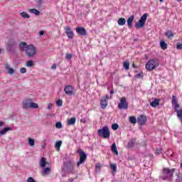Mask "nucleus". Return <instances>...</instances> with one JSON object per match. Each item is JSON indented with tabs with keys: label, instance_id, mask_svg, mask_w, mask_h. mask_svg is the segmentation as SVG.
Masks as SVG:
<instances>
[{
	"label": "nucleus",
	"instance_id": "393cba45",
	"mask_svg": "<svg viewBox=\"0 0 182 182\" xmlns=\"http://www.w3.org/2000/svg\"><path fill=\"white\" fill-rule=\"evenodd\" d=\"M160 46H161V49H163V50H166V49H167V43H166V42H164V40L161 41Z\"/></svg>",
	"mask_w": 182,
	"mask_h": 182
},
{
	"label": "nucleus",
	"instance_id": "13d9d810",
	"mask_svg": "<svg viewBox=\"0 0 182 182\" xmlns=\"http://www.w3.org/2000/svg\"><path fill=\"white\" fill-rule=\"evenodd\" d=\"M37 2H38V4H42V0H37Z\"/></svg>",
	"mask_w": 182,
	"mask_h": 182
},
{
	"label": "nucleus",
	"instance_id": "79ce46f5",
	"mask_svg": "<svg viewBox=\"0 0 182 182\" xmlns=\"http://www.w3.org/2000/svg\"><path fill=\"white\" fill-rule=\"evenodd\" d=\"M112 130H117L119 129V124H113L112 126Z\"/></svg>",
	"mask_w": 182,
	"mask_h": 182
},
{
	"label": "nucleus",
	"instance_id": "9d476101",
	"mask_svg": "<svg viewBox=\"0 0 182 182\" xmlns=\"http://www.w3.org/2000/svg\"><path fill=\"white\" fill-rule=\"evenodd\" d=\"M75 31L80 36H86L87 35V31L85 27H77Z\"/></svg>",
	"mask_w": 182,
	"mask_h": 182
},
{
	"label": "nucleus",
	"instance_id": "a19ab883",
	"mask_svg": "<svg viewBox=\"0 0 182 182\" xmlns=\"http://www.w3.org/2000/svg\"><path fill=\"white\" fill-rule=\"evenodd\" d=\"M177 116L179 119H182V109L176 112Z\"/></svg>",
	"mask_w": 182,
	"mask_h": 182
},
{
	"label": "nucleus",
	"instance_id": "0eeeda50",
	"mask_svg": "<svg viewBox=\"0 0 182 182\" xmlns=\"http://www.w3.org/2000/svg\"><path fill=\"white\" fill-rule=\"evenodd\" d=\"M25 52L28 58H33V55L36 53V49L33 45H28L26 46Z\"/></svg>",
	"mask_w": 182,
	"mask_h": 182
},
{
	"label": "nucleus",
	"instance_id": "2f4dec72",
	"mask_svg": "<svg viewBox=\"0 0 182 182\" xmlns=\"http://www.w3.org/2000/svg\"><path fill=\"white\" fill-rule=\"evenodd\" d=\"M129 122L132 124H136V123H137V119L134 117H129Z\"/></svg>",
	"mask_w": 182,
	"mask_h": 182
},
{
	"label": "nucleus",
	"instance_id": "37998d69",
	"mask_svg": "<svg viewBox=\"0 0 182 182\" xmlns=\"http://www.w3.org/2000/svg\"><path fill=\"white\" fill-rule=\"evenodd\" d=\"M65 59H67V60H70V59H72V54H66Z\"/></svg>",
	"mask_w": 182,
	"mask_h": 182
},
{
	"label": "nucleus",
	"instance_id": "cd10ccee",
	"mask_svg": "<svg viewBox=\"0 0 182 182\" xmlns=\"http://www.w3.org/2000/svg\"><path fill=\"white\" fill-rule=\"evenodd\" d=\"M126 23V19L124 18H120L118 20V24L120 25V26H123V25H125Z\"/></svg>",
	"mask_w": 182,
	"mask_h": 182
},
{
	"label": "nucleus",
	"instance_id": "5fc2aeb1",
	"mask_svg": "<svg viewBox=\"0 0 182 182\" xmlns=\"http://www.w3.org/2000/svg\"><path fill=\"white\" fill-rule=\"evenodd\" d=\"M43 33H43V31H40V32H39V35H40V36H43Z\"/></svg>",
	"mask_w": 182,
	"mask_h": 182
},
{
	"label": "nucleus",
	"instance_id": "58836bf2",
	"mask_svg": "<svg viewBox=\"0 0 182 182\" xmlns=\"http://www.w3.org/2000/svg\"><path fill=\"white\" fill-rule=\"evenodd\" d=\"M56 105H57V106H58V107H62V105H63V101L62 100H58L56 102Z\"/></svg>",
	"mask_w": 182,
	"mask_h": 182
},
{
	"label": "nucleus",
	"instance_id": "dca6fc26",
	"mask_svg": "<svg viewBox=\"0 0 182 182\" xmlns=\"http://www.w3.org/2000/svg\"><path fill=\"white\" fill-rule=\"evenodd\" d=\"M111 150L112 153H114L116 156H119V151H117V146H116V143H113L111 146Z\"/></svg>",
	"mask_w": 182,
	"mask_h": 182
},
{
	"label": "nucleus",
	"instance_id": "2eb2a0df",
	"mask_svg": "<svg viewBox=\"0 0 182 182\" xmlns=\"http://www.w3.org/2000/svg\"><path fill=\"white\" fill-rule=\"evenodd\" d=\"M133 21H134V16L132 15L127 19V25L129 28H133Z\"/></svg>",
	"mask_w": 182,
	"mask_h": 182
},
{
	"label": "nucleus",
	"instance_id": "c03bdc74",
	"mask_svg": "<svg viewBox=\"0 0 182 182\" xmlns=\"http://www.w3.org/2000/svg\"><path fill=\"white\" fill-rule=\"evenodd\" d=\"M156 156L161 154V148L156 149Z\"/></svg>",
	"mask_w": 182,
	"mask_h": 182
},
{
	"label": "nucleus",
	"instance_id": "4be33fe9",
	"mask_svg": "<svg viewBox=\"0 0 182 182\" xmlns=\"http://www.w3.org/2000/svg\"><path fill=\"white\" fill-rule=\"evenodd\" d=\"M100 105H101V107L102 109H106V107H107V100H101Z\"/></svg>",
	"mask_w": 182,
	"mask_h": 182
},
{
	"label": "nucleus",
	"instance_id": "ea45409f",
	"mask_svg": "<svg viewBox=\"0 0 182 182\" xmlns=\"http://www.w3.org/2000/svg\"><path fill=\"white\" fill-rule=\"evenodd\" d=\"M177 104V98L176 97L175 95L172 96V105H176Z\"/></svg>",
	"mask_w": 182,
	"mask_h": 182
},
{
	"label": "nucleus",
	"instance_id": "de8ad7c7",
	"mask_svg": "<svg viewBox=\"0 0 182 182\" xmlns=\"http://www.w3.org/2000/svg\"><path fill=\"white\" fill-rule=\"evenodd\" d=\"M52 107H53V104L49 103V104L48 105V109L49 110H50V109H52Z\"/></svg>",
	"mask_w": 182,
	"mask_h": 182
},
{
	"label": "nucleus",
	"instance_id": "c9c22d12",
	"mask_svg": "<svg viewBox=\"0 0 182 182\" xmlns=\"http://www.w3.org/2000/svg\"><path fill=\"white\" fill-rule=\"evenodd\" d=\"M39 107V105L35 102H31L30 109H38Z\"/></svg>",
	"mask_w": 182,
	"mask_h": 182
},
{
	"label": "nucleus",
	"instance_id": "72a5a7b5",
	"mask_svg": "<svg viewBox=\"0 0 182 182\" xmlns=\"http://www.w3.org/2000/svg\"><path fill=\"white\" fill-rule=\"evenodd\" d=\"M35 65V63H33V60H28L26 62V66L27 68H32V66H33Z\"/></svg>",
	"mask_w": 182,
	"mask_h": 182
},
{
	"label": "nucleus",
	"instance_id": "a18cd8bd",
	"mask_svg": "<svg viewBox=\"0 0 182 182\" xmlns=\"http://www.w3.org/2000/svg\"><path fill=\"white\" fill-rule=\"evenodd\" d=\"M100 164H97L96 166H95V171H100Z\"/></svg>",
	"mask_w": 182,
	"mask_h": 182
},
{
	"label": "nucleus",
	"instance_id": "7c9ffc66",
	"mask_svg": "<svg viewBox=\"0 0 182 182\" xmlns=\"http://www.w3.org/2000/svg\"><path fill=\"white\" fill-rule=\"evenodd\" d=\"M110 168L112 170V171H114V173H116L117 170V165L116 164H112L110 165Z\"/></svg>",
	"mask_w": 182,
	"mask_h": 182
},
{
	"label": "nucleus",
	"instance_id": "e2e57ef3",
	"mask_svg": "<svg viewBox=\"0 0 182 182\" xmlns=\"http://www.w3.org/2000/svg\"><path fill=\"white\" fill-rule=\"evenodd\" d=\"M177 1H178V2H181V0H177Z\"/></svg>",
	"mask_w": 182,
	"mask_h": 182
},
{
	"label": "nucleus",
	"instance_id": "423d86ee",
	"mask_svg": "<svg viewBox=\"0 0 182 182\" xmlns=\"http://www.w3.org/2000/svg\"><path fill=\"white\" fill-rule=\"evenodd\" d=\"M148 15L149 14H147V13H145L143 16H141L139 21L135 23L136 28L140 29V28L144 27V25H146V21H147Z\"/></svg>",
	"mask_w": 182,
	"mask_h": 182
},
{
	"label": "nucleus",
	"instance_id": "4c0bfd02",
	"mask_svg": "<svg viewBox=\"0 0 182 182\" xmlns=\"http://www.w3.org/2000/svg\"><path fill=\"white\" fill-rule=\"evenodd\" d=\"M55 127L56 129H62V127H63V125L62 124L61 122H58L55 124Z\"/></svg>",
	"mask_w": 182,
	"mask_h": 182
},
{
	"label": "nucleus",
	"instance_id": "603ef678",
	"mask_svg": "<svg viewBox=\"0 0 182 182\" xmlns=\"http://www.w3.org/2000/svg\"><path fill=\"white\" fill-rule=\"evenodd\" d=\"M51 69H56V65H55V64H53V65L51 66Z\"/></svg>",
	"mask_w": 182,
	"mask_h": 182
},
{
	"label": "nucleus",
	"instance_id": "412c9836",
	"mask_svg": "<svg viewBox=\"0 0 182 182\" xmlns=\"http://www.w3.org/2000/svg\"><path fill=\"white\" fill-rule=\"evenodd\" d=\"M166 36L168 38V39H171V38H174V33L171 31H168L166 33Z\"/></svg>",
	"mask_w": 182,
	"mask_h": 182
},
{
	"label": "nucleus",
	"instance_id": "49530a36",
	"mask_svg": "<svg viewBox=\"0 0 182 182\" xmlns=\"http://www.w3.org/2000/svg\"><path fill=\"white\" fill-rule=\"evenodd\" d=\"M20 72H21V73H26V68H21L20 69Z\"/></svg>",
	"mask_w": 182,
	"mask_h": 182
},
{
	"label": "nucleus",
	"instance_id": "bf43d9fd",
	"mask_svg": "<svg viewBox=\"0 0 182 182\" xmlns=\"http://www.w3.org/2000/svg\"><path fill=\"white\" fill-rule=\"evenodd\" d=\"M132 68H136V65H134V63L132 64Z\"/></svg>",
	"mask_w": 182,
	"mask_h": 182
},
{
	"label": "nucleus",
	"instance_id": "b1692460",
	"mask_svg": "<svg viewBox=\"0 0 182 182\" xmlns=\"http://www.w3.org/2000/svg\"><path fill=\"white\" fill-rule=\"evenodd\" d=\"M61 146H62V141H58L55 144V148L57 150V151H59L60 150Z\"/></svg>",
	"mask_w": 182,
	"mask_h": 182
},
{
	"label": "nucleus",
	"instance_id": "473e14b6",
	"mask_svg": "<svg viewBox=\"0 0 182 182\" xmlns=\"http://www.w3.org/2000/svg\"><path fill=\"white\" fill-rule=\"evenodd\" d=\"M28 144L31 147H33L35 146V139L28 138Z\"/></svg>",
	"mask_w": 182,
	"mask_h": 182
},
{
	"label": "nucleus",
	"instance_id": "1a4fd4ad",
	"mask_svg": "<svg viewBox=\"0 0 182 182\" xmlns=\"http://www.w3.org/2000/svg\"><path fill=\"white\" fill-rule=\"evenodd\" d=\"M64 92L68 96H72L73 95H75L76 90L72 85H67L64 88Z\"/></svg>",
	"mask_w": 182,
	"mask_h": 182
},
{
	"label": "nucleus",
	"instance_id": "6e6d98bb",
	"mask_svg": "<svg viewBox=\"0 0 182 182\" xmlns=\"http://www.w3.org/2000/svg\"><path fill=\"white\" fill-rule=\"evenodd\" d=\"M109 93H110V95H113V93H114V91L113 90H111Z\"/></svg>",
	"mask_w": 182,
	"mask_h": 182
},
{
	"label": "nucleus",
	"instance_id": "6e6552de",
	"mask_svg": "<svg viewBox=\"0 0 182 182\" xmlns=\"http://www.w3.org/2000/svg\"><path fill=\"white\" fill-rule=\"evenodd\" d=\"M118 109H119V110H127V109H129V104H127L126 97H121L120 102L118 104Z\"/></svg>",
	"mask_w": 182,
	"mask_h": 182
},
{
	"label": "nucleus",
	"instance_id": "ddd939ff",
	"mask_svg": "<svg viewBox=\"0 0 182 182\" xmlns=\"http://www.w3.org/2000/svg\"><path fill=\"white\" fill-rule=\"evenodd\" d=\"M31 100H26L23 101V109H24L25 110L28 109H31Z\"/></svg>",
	"mask_w": 182,
	"mask_h": 182
},
{
	"label": "nucleus",
	"instance_id": "9b49d317",
	"mask_svg": "<svg viewBox=\"0 0 182 182\" xmlns=\"http://www.w3.org/2000/svg\"><path fill=\"white\" fill-rule=\"evenodd\" d=\"M136 122L140 126H144V124H146L147 122V117H146V115L141 114L137 118Z\"/></svg>",
	"mask_w": 182,
	"mask_h": 182
},
{
	"label": "nucleus",
	"instance_id": "c756f323",
	"mask_svg": "<svg viewBox=\"0 0 182 182\" xmlns=\"http://www.w3.org/2000/svg\"><path fill=\"white\" fill-rule=\"evenodd\" d=\"M29 12L31 14H34V15H39V14H41V11H39V10H36V9H30Z\"/></svg>",
	"mask_w": 182,
	"mask_h": 182
},
{
	"label": "nucleus",
	"instance_id": "aec40b11",
	"mask_svg": "<svg viewBox=\"0 0 182 182\" xmlns=\"http://www.w3.org/2000/svg\"><path fill=\"white\" fill-rule=\"evenodd\" d=\"M50 168L49 167H46V168H44L43 171H42V175L43 176H46L48 174H50Z\"/></svg>",
	"mask_w": 182,
	"mask_h": 182
},
{
	"label": "nucleus",
	"instance_id": "09e8293b",
	"mask_svg": "<svg viewBox=\"0 0 182 182\" xmlns=\"http://www.w3.org/2000/svg\"><path fill=\"white\" fill-rule=\"evenodd\" d=\"M176 49L181 50L182 49V44H178L176 46Z\"/></svg>",
	"mask_w": 182,
	"mask_h": 182
},
{
	"label": "nucleus",
	"instance_id": "20e7f679",
	"mask_svg": "<svg viewBox=\"0 0 182 182\" xmlns=\"http://www.w3.org/2000/svg\"><path fill=\"white\" fill-rule=\"evenodd\" d=\"M98 136L103 137V139H109L110 137L109 127L105 126L102 129H98Z\"/></svg>",
	"mask_w": 182,
	"mask_h": 182
},
{
	"label": "nucleus",
	"instance_id": "39448f33",
	"mask_svg": "<svg viewBox=\"0 0 182 182\" xmlns=\"http://www.w3.org/2000/svg\"><path fill=\"white\" fill-rule=\"evenodd\" d=\"M77 153H78L80 156V160L77 163V167H80V164H83L86 161V159H87V155H86V153L83 151L82 149H79L77 151Z\"/></svg>",
	"mask_w": 182,
	"mask_h": 182
},
{
	"label": "nucleus",
	"instance_id": "5701e85b",
	"mask_svg": "<svg viewBox=\"0 0 182 182\" xmlns=\"http://www.w3.org/2000/svg\"><path fill=\"white\" fill-rule=\"evenodd\" d=\"M135 143H136V140H135V139H131V140L128 142L127 147H128L129 149H132V147H134Z\"/></svg>",
	"mask_w": 182,
	"mask_h": 182
},
{
	"label": "nucleus",
	"instance_id": "6ab92c4d",
	"mask_svg": "<svg viewBox=\"0 0 182 182\" xmlns=\"http://www.w3.org/2000/svg\"><path fill=\"white\" fill-rule=\"evenodd\" d=\"M46 158L45 157H42L41 160L40 161V167H41L42 168H43L44 167H46Z\"/></svg>",
	"mask_w": 182,
	"mask_h": 182
},
{
	"label": "nucleus",
	"instance_id": "052dcab7",
	"mask_svg": "<svg viewBox=\"0 0 182 182\" xmlns=\"http://www.w3.org/2000/svg\"><path fill=\"white\" fill-rule=\"evenodd\" d=\"M164 0H159V2H163Z\"/></svg>",
	"mask_w": 182,
	"mask_h": 182
},
{
	"label": "nucleus",
	"instance_id": "f3484780",
	"mask_svg": "<svg viewBox=\"0 0 182 182\" xmlns=\"http://www.w3.org/2000/svg\"><path fill=\"white\" fill-rule=\"evenodd\" d=\"M159 105H160V101L158 99H155L150 103V106H151L152 107H157Z\"/></svg>",
	"mask_w": 182,
	"mask_h": 182
},
{
	"label": "nucleus",
	"instance_id": "f704fd0d",
	"mask_svg": "<svg viewBox=\"0 0 182 182\" xmlns=\"http://www.w3.org/2000/svg\"><path fill=\"white\" fill-rule=\"evenodd\" d=\"M123 68H124L126 70H129V69H130V63H129V62H124L123 64Z\"/></svg>",
	"mask_w": 182,
	"mask_h": 182
},
{
	"label": "nucleus",
	"instance_id": "4468645a",
	"mask_svg": "<svg viewBox=\"0 0 182 182\" xmlns=\"http://www.w3.org/2000/svg\"><path fill=\"white\" fill-rule=\"evenodd\" d=\"M5 70L7 71V73H9V75H14V73H15V70H14V68H10L9 65L6 64L5 66Z\"/></svg>",
	"mask_w": 182,
	"mask_h": 182
},
{
	"label": "nucleus",
	"instance_id": "bb28decb",
	"mask_svg": "<svg viewBox=\"0 0 182 182\" xmlns=\"http://www.w3.org/2000/svg\"><path fill=\"white\" fill-rule=\"evenodd\" d=\"M76 123V118L73 117L70 119L68 120V126H72Z\"/></svg>",
	"mask_w": 182,
	"mask_h": 182
},
{
	"label": "nucleus",
	"instance_id": "e433bc0d",
	"mask_svg": "<svg viewBox=\"0 0 182 182\" xmlns=\"http://www.w3.org/2000/svg\"><path fill=\"white\" fill-rule=\"evenodd\" d=\"M172 106H173L175 112H178V109H180V105H178V103L173 104Z\"/></svg>",
	"mask_w": 182,
	"mask_h": 182
},
{
	"label": "nucleus",
	"instance_id": "7ed1b4c3",
	"mask_svg": "<svg viewBox=\"0 0 182 182\" xmlns=\"http://www.w3.org/2000/svg\"><path fill=\"white\" fill-rule=\"evenodd\" d=\"M75 163L73 160H68L64 163V167H65L68 173H71V174H75Z\"/></svg>",
	"mask_w": 182,
	"mask_h": 182
},
{
	"label": "nucleus",
	"instance_id": "864d4df0",
	"mask_svg": "<svg viewBox=\"0 0 182 182\" xmlns=\"http://www.w3.org/2000/svg\"><path fill=\"white\" fill-rule=\"evenodd\" d=\"M4 53V49L0 48V55H2Z\"/></svg>",
	"mask_w": 182,
	"mask_h": 182
},
{
	"label": "nucleus",
	"instance_id": "4d7b16f0",
	"mask_svg": "<svg viewBox=\"0 0 182 182\" xmlns=\"http://www.w3.org/2000/svg\"><path fill=\"white\" fill-rule=\"evenodd\" d=\"M2 126H4V122H0V127H2Z\"/></svg>",
	"mask_w": 182,
	"mask_h": 182
},
{
	"label": "nucleus",
	"instance_id": "680f3d73",
	"mask_svg": "<svg viewBox=\"0 0 182 182\" xmlns=\"http://www.w3.org/2000/svg\"><path fill=\"white\" fill-rule=\"evenodd\" d=\"M42 149H45V145L42 146Z\"/></svg>",
	"mask_w": 182,
	"mask_h": 182
},
{
	"label": "nucleus",
	"instance_id": "8fccbe9b",
	"mask_svg": "<svg viewBox=\"0 0 182 182\" xmlns=\"http://www.w3.org/2000/svg\"><path fill=\"white\" fill-rule=\"evenodd\" d=\"M106 99H107V100H110V99H112V97H110L109 95H106L104 100H106Z\"/></svg>",
	"mask_w": 182,
	"mask_h": 182
},
{
	"label": "nucleus",
	"instance_id": "a878e982",
	"mask_svg": "<svg viewBox=\"0 0 182 182\" xmlns=\"http://www.w3.org/2000/svg\"><path fill=\"white\" fill-rule=\"evenodd\" d=\"M20 16L24 19H29V18H31V16H29V14H26V12L25 11H23L22 13H21Z\"/></svg>",
	"mask_w": 182,
	"mask_h": 182
},
{
	"label": "nucleus",
	"instance_id": "3c124183",
	"mask_svg": "<svg viewBox=\"0 0 182 182\" xmlns=\"http://www.w3.org/2000/svg\"><path fill=\"white\" fill-rule=\"evenodd\" d=\"M136 77H137V78L141 77V73L136 74Z\"/></svg>",
	"mask_w": 182,
	"mask_h": 182
},
{
	"label": "nucleus",
	"instance_id": "a211bd4d",
	"mask_svg": "<svg viewBox=\"0 0 182 182\" xmlns=\"http://www.w3.org/2000/svg\"><path fill=\"white\" fill-rule=\"evenodd\" d=\"M12 130V128L11 127H6L4 129L0 131V136H4V134H6L8 132Z\"/></svg>",
	"mask_w": 182,
	"mask_h": 182
},
{
	"label": "nucleus",
	"instance_id": "f03ea898",
	"mask_svg": "<svg viewBox=\"0 0 182 182\" xmlns=\"http://www.w3.org/2000/svg\"><path fill=\"white\" fill-rule=\"evenodd\" d=\"M175 168L170 169L168 168H165L163 170V174L161 176V178L162 180H167L168 181H170L171 178H173V176L174 174Z\"/></svg>",
	"mask_w": 182,
	"mask_h": 182
},
{
	"label": "nucleus",
	"instance_id": "c85d7f7f",
	"mask_svg": "<svg viewBox=\"0 0 182 182\" xmlns=\"http://www.w3.org/2000/svg\"><path fill=\"white\" fill-rule=\"evenodd\" d=\"M26 46H26V43L21 42L20 43V49H21V50H26Z\"/></svg>",
	"mask_w": 182,
	"mask_h": 182
},
{
	"label": "nucleus",
	"instance_id": "f257e3e1",
	"mask_svg": "<svg viewBox=\"0 0 182 182\" xmlns=\"http://www.w3.org/2000/svg\"><path fill=\"white\" fill-rule=\"evenodd\" d=\"M159 65H160V62L159 61V59L153 58L149 60L146 65L145 68L148 72H151L156 69V68H159Z\"/></svg>",
	"mask_w": 182,
	"mask_h": 182
},
{
	"label": "nucleus",
	"instance_id": "f8f14e48",
	"mask_svg": "<svg viewBox=\"0 0 182 182\" xmlns=\"http://www.w3.org/2000/svg\"><path fill=\"white\" fill-rule=\"evenodd\" d=\"M65 33L69 39H73V31H71L70 27H65Z\"/></svg>",
	"mask_w": 182,
	"mask_h": 182
}]
</instances>
